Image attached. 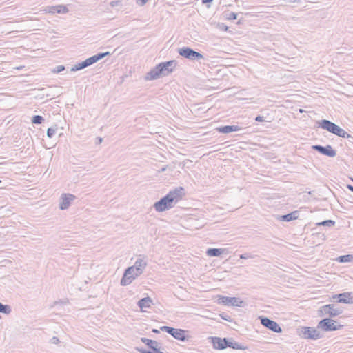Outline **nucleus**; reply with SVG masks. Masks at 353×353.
<instances>
[{
  "mask_svg": "<svg viewBox=\"0 0 353 353\" xmlns=\"http://www.w3.org/2000/svg\"><path fill=\"white\" fill-rule=\"evenodd\" d=\"M184 195V188L182 187L176 188L174 190L170 191L168 194L157 201L154 208L157 212H161L174 207V202L176 203L181 200Z\"/></svg>",
  "mask_w": 353,
  "mask_h": 353,
  "instance_id": "f257e3e1",
  "label": "nucleus"
},
{
  "mask_svg": "<svg viewBox=\"0 0 353 353\" xmlns=\"http://www.w3.org/2000/svg\"><path fill=\"white\" fill-rule=\"evenodd\" d=\"M176 65L175 60L161 62L153 68L145 75V80H155L160 77H166L172 73Z\"/></svg>",
  "mask_w": 353,
  "mask_h": 353,
  "instance_id": "f03ea898",
  "label": "nucleus"
},
{
  "mask_svg": "<svg viewBox=\"0 0 353 353\" xmlns=\"http://www.w3.org/2000/svg\"><path fill=\"white\" fill-rule=\"evenodd\" d=\"M298 335L305 339L316 340L322 337V334L316 328L312 327H301L297 329Z\"/></svg>",
  "mask_w": 353,
  "mask_h": 353,
  "instance_id": "7ed1b4c3",
  "label": "nucleus"
},
{
  "mask_svg": "<svg viewBox=\"0 0 353 353\" xmlns=\"http://www.w3.org/2000/svg\"><path fill=\"white\" fill-rule=\"evenodd\" d=\"M132 266L125 269L123 277L121 280V285L123 286L130 284L137 277L143 274V272L137 270Z\"/></svg>",
  "mask_w": 353,
  "mask_h": 353,
  "instance_id": "20e7f679",
  "label": "nucleus"
},
{
  "mask_svg": "<svg viewBox=\"0 0 353 353\" xmlns=\"http://www.w3.org/2000/svg\"><path fill=\"white\" fill-rule=\"evenodd\" d=\"M342 327L343 325L339 324L336 321L330 318H325L321 320L317 325V328L322 329L325 332L339 330Z\"/></svg>",
  "mask_w": 353,
  "mask_h": 353,
  "instance_id": "39448f33",
  "label": "nucleus"
},
{
  "mask_svg": "<svg viewBox=\"0 0 353 353\" xmlns=\"http://www.w3.org/2000/svg\"><path fill=\"white\" fill-rule=\"evenodd\" d=\"M178 53L181 57L191 61H199L203 59V55L189 47H183L177 50Z\"/></svg>",
  "mask_w": 353,
  "mask_h": 353,
  "instance_id": "423d86ee",
  "label": "nucleus"
},
{
  "mask_svg": "<svg viewBox=\"0 0 353 353\" xmlns=\"http://www.w3.org/2000/svg\"><path fill=\"white\" fill-rule=\"evenodd\" d=\"M342 313L343 310L339 307H336L334 304L325 305L319 310V316L327 314L330 317H336Z\"/></svg>",
  "mask_w": 353,
  "mask_h": 353,
  "instance_id": "0eeeda50",
  "label": "nucleus"
},
{
  "mask_svg": "<svg viewBox=\"0 0 353 353\" xmlns=\"http://www.w3.org/2000/svg\"><path fill=\"white\" fill-rule=\"evenodd\" d=\"M161 330L166 332L169 334H170L172 336H173L174 339L181 341H185L187 340V336H186V330H182V329H177L174 328L169 326H162L160 328Z\"/></svg>",
  "mask_w": 353,
  "mask_h": 353,
  "instance_id": "6e6552de",
  "label": "nucleus"
},
{
  "mask_svg": "<svg viewBox=\"0 0 353 353\" xmlns=\"http://www.w3.org/2000/svg\"><path fill=\"white\" fill-rule=\"evenodd\" d=\"M219 304H223L224 305H232V306H238L241 307L243 304V301L237 297H228L219 295L218 296Z\"/></svg>",
  "mask_w": 353,
  "mask_h": 353,
  "instance_id": "1a4fd4ad",
  "label": "nucleus"
},
{
  "mask_svg": "<svg viewBox=\"0 0 353 353\" xmlns=\"http://www.w3.org/2000/svg\"><path fill=\"white\" fill-rule=\"evenodd\" d=\"M260 320L261 325L271 331L276 333H281L282 332L281 327L276 321L265 316H260Z\"/></svg>",
  "mask_w": 353,
  "mask_h": 353,
  "instance_id": "9d476101",
  "label": "nucleus"
},
{
  "mask_svg": "<svg viewBox=\"0 0 353 353\" xmlns=\"http://www.w3.org/2000/svg\"><path fill=\"white\" fill-rule=\"evenodd\" d=\"M319 127L327 130L329 132L336 135L341 128L335 124L334 123L327 120L323 119L319 123Z\"/></svg>",
  "mask_w": 353,
  "mask_h": 353,
  "instance_id": "9b49d317",
  "label": "nucleus"
},
{
  "mask_svg": "<svg viewBox=\"0 0 353 353\" xmlns=\"http://www.w3.org/2000/svg\"><path fill=\"white\" fill-rule=\"evenodd\" d=\"M319 127L327 130L329 132L336 135L341 128L335 124L334 123L327 120L323 119L319 123Z\"/></svg>",
  "mask_w": 353,
  "mask_h": 353,
  "instance_id": "f8f14e48",
  "label": "nucleus"
},
{
  "mask_svg": "<svg viewBox=\"0 0 353 353\" xmlns=\"http://www.w3.org/2000/svg\"><path fill=\"white\" fill-rule=\"evenodd\" d=\"M319 127L327 130L329 132L336 135L341 128L335 124L334 123L327 120L323 119L319 123Z\"/></svg>",
  "mask_w": 353,
  "mask_h": 353,
  "instance_id": "ddd939ff",
  "label": "nucleus"
},
{
  "mask_svg": "<svg viewBox=\"0 0 353 353\" xmlns=\"http://www.w3.org/2000/svg\"><path fill=\"white\" fill-rule=\"evenodd\" d=\"M312 149L321 154L327 156L329 157H334L336 155V152L330 145L322 146L321 145H312Z\"/></svg>",
  "mask_w": 353,
  "mask_h": 353,
  "instance_id": "4468645a",
  "label": "nucleus"
},
{
  "mask_svg": "<svg viewBox=\"0 0 353 353\" xmlns=\"http://www.w3.org/2000/svg\"><path fill=\"white\" fill-rule=\"evenodd\" d=\"M76 199V196L72 194H62L60 197L59 208L61 210L68 209L72 201Z\"/></svg>",
  "mask_w": 353,
  "mask_h": 353,
  "instance_id": "2eb2a0df",
  "label": "nucleus"
},
{
  "mask_svg": "<svg viewBox=\"0 0 353 353\" xmlns=\"http://www.w3.org/2000/svg\"><path fill=\"white\" fill-rule=\"evenodd\" d=\"M150 349L151 350H148L144 349L143 347H137L136 350L140 353H163L160 351L159 343L154 340H151Z\"/></svg>",
  "mask_w": 353,
  "mask_h": 353,
  "instance_id": "dca6fc26",
  "label": "nucleus"
},
{
  "mask_svg": "<svg viewBox=\"0 0 353 353\" xmlns=\"http://www.w3.org/2000/svg\"><path fill=\"white\" fill-rule=\"evenodd\" d=\"M339 299L338 302L346 304L353 303V294L352 292H344L333 296V299Z\"/></svg>",
  "mask_w": 353,
  "mask_h": 353,
  "instance_id": "f3484780",
  "label": "nucleus"
},
{
  "mask_svg": "<svg viewBox=\"0 0 353 353\" xmlns=\"http://www.w3.org/2000/svg\"><path fill=\"white\" fill-rule=\"evenodd\" d=\"M212 343L213 344V347L217 350H223L227 347V341L228 339L226 338H219V337H212Z\"/></svg>",
  "mask_w": 353,
  "mask_h": 353,
  "instance_id": "a211bd4d",
  "label": "nucleus"
},
{
  "mask_svg": "<svg viewBox=\"0 0 353 353\" xmlns=\"http://www.w3.org/2000/svg\"><path fill=\"white\" fill-rule=\"evenodd\" d=\"M215 130L219 133L228 134L232 132L239 131L241 130V128L239 125H224L217 127Z\"/></svg>",
  "mask_w": 353,
  "mask_h": 353,
  "instance_id": "6ab92c4d",
  "label": "nucleus"
},
{
  "mask_svg": "<svg viewBox=\"0 0 353 353\" xmlns=\"http://www.w3.org/2000/svg\"><path fill=\"white\" fill-rule=\"evenodd\" d=\"M299 211L295 210L291 213H288L287 214L280 216L279 219L282 221L289 222V221L297 219L299 217Z\"/></svg>",
  "mask_w": 353,
  "mask_h": 353,
  "instance_id": "aec40b11",
  "label": "nucleus"
},
{
  "mask_svg": "<svg viewBox=\"0 0 353 353\" xmlns=\"http://www.w3.org/2000/svg\"><path fill=\"white\" fill-rule=\"evenodd\" d=\"M225 253H228L227 250L222 248H208L206 251V254L209 256H219Z\"/></svg>",
  "mask_w": 353,
  "mask_h": 353,
  "instance_id": "412c9836",
  "label": "nucleus"
},
{
  "mask_svg": "<svg viewBox=\"0 0 353 353\" xmlns=\"http://www.w3.org/2000/svg\"><path fill=\"white\" fill-rule=\"evenodd\" d=\"M152 303V300L149 296H147L140 299L138 302V305L141 311H145L143 309L150 308Z\"/></svg>",
  "mask_w": 353,
  "mask_h": 353,
  "instance_id": "4be33fe9",
  "label": "nucleus"
},
{
  "mask_svg": "<svg viewBox=\"0 0 353 353\" xmlns=\"http://www.w3.org/2000/svg\"><path fill=\"white\" fill-rule=\"evenodd\" d=\"M110 52H99L97 54H94L89 58H88V60L90 62V63L92 65L95 63H97L98 61L102 59L105 57L110 55Z\"/></svg>",
  "mask_w": 353,
  "mask_h": 353,
  "instance_id": "5701e85b",
  "label": "nucleus"
},
{
  "mask_svg": "<svg viewBox=\"0 0 353 353\" xmlns=\"http://www.w3.org/2000/svg\"><path fill=\"white\" fill-rule=\"evenodd\" d=\"M146 266V261H145L143 259L140 258L137 259L134 265H132V267H134V268H137V270H139L141 272H143V270L145 269Z\"/></svg>",
  "mask_w": 353,
  "mask_h": 353,
  "instance_id": "b1692460",
  "label": "nucleus"
},
{
  "mask_svg": "<svg viewBox=\"0 0 353 353\" xmlns=\"http://www.w3.org/2000/svg\"><path fill=\"white\" fill-rule=\"evenodd\" d=\"M228 347L232 348L234 350H245V349H246V347L245 346L242 345L241 344H240L237 342H235L234 341H230L228 339L227 341V347Z\"/></svg>",
  "mask_w": 353,
  "mask_h": 353,
  "instance_id": "393cba45",
  "label": "nucleus"
},
{
  "mask_svg": "<svg viewBox=\"0 0 353 353\" xmlns=\"http://www.w3.org/2000/svg\"><path fill=\"white\" fill-rule=\"evenodd\" d=\"M335 225V221L333 220H325L321 222L317 223L316 225L319 226H327V227H333Z\"/></svg>",
  "mask_w": 353,
  "mask_h": 353,
  "instance_id": "a878e982",
  "label": "nucleus"
},
{
  "mask_svg": "<svg viewBox=\"0 0 353 353\" xmlns=\"http://www.w3.org/2000/svg\"><path fill=\"white\" fill-rule=\"evenodd\" d=\"M353 258V256L352 255H350V254H347V255H342V256H340L339 258H338V261L340 262V263H346V262H350L351 261L352 259Z\"/></svg>",
  "mask_w": 353,
  "mask_h": 353,
  "instance_id": "bb28decb",
  "label": "nucleus"
},
{
  "mask_svg": "<svg viewBox=\"0 0 353 353\" xmlns=\"http://www.w3.org/2000/svg\"><path fill=\"white\" fill-rule=\"evenodd\" d=\"M11 308L8 305H4L0 303V312L6 314H10Z\"/></svg>",
  "mask_w": 353,
  "mask_h": 353,
  "instance_id": "cd10ccee",
  "label": "nucleus"
},
{
  "mask_svg": "<svg viewBox=\"0 0 353 353\" xmlns=\"http://www.w3.org/2000/svg\"><path fill=\"white\" fill-rule=\"evenodd\" d=\"M43 121V117L40 115H34L32 118V123L34 124H41Z\"/></svg>",
  "mask_w": 353,
  "mask_h": 353,
  "instance_id": "c85d7f7f",
  "label": "nucleus"
},
{
  "mask_svg": "<svg viewBox=\"0 0 353 353\" xmlns=\"http://www.w3.org/2000/svg\"><path fill=\"white\" fill-rule=\"evenodd\" d=\"M57 10H56L57 13H59V14H65L68 12V8L65 6H63V5L57 6Z\"/></svg>",
  "mask_w": 353,
  "mask_h": 353,
  "instance_id": "c756f323",
  "label": "nucleus"
},
{
  "mask_svg": "<svg viewBox=\"0 0 353 353\" xmlns=\"http://www.w3.org/2000/svg\"><path fill=\"white\" fill-rule=\"evenodd\" d=\"M336 136L339 137H342V138H352V135H350V134H348L346 131H345L343 129L341 128L340 130L339 131L338 134H336Z\"/></svg>",
  "mask_w": 353,
  "mask_h": 353,
  "instance_id": "7c9ffc66",
  "label": "nucleus"
},
{
  "mask_svg": "<svg viewBox=\"0 0 353 353\" xmlns=\"http://www.w3.org/2000/svg\"><path fill=\"white\" fill-rule=\"evenodd\" d=\"M57 126H55L54 128H49L48 130H47V136L48 138H52L56 133V131H57Z\"/></svg>",
  "mask_w": 353,
  "mask_h": 353,
  "instance_id": "2f4dec72",
  "label": "nucleus"
},
{
  "mask_svg": "<svg viewBox=\"0 0 353 353\" xmlns=\"http://www.w3.org/2000/svg\"><path fill=\"white\" fill-rule=\"evenodd\" d=\"M219 316H221V318L223 320H225L228 322H231L232 321V319L231 318L230 316H229L228 314H226L225 313H221L219 314Z\"/></svg>",
  "mask_w": 353,
  "mask_h": 353,
  "instance_id": "473e14b6",
  "label": "nucleus"
},
{
  "mask_svg": "<svg viewBox=\"0 0 353 353\" xmlns=\"http://www.w3.org/2000/svg\"><path fill=\"white\" fill-rule=\"evenodd\" d=\"M65 70V66L64 65H57L53 70L52 72L55 74H57V73H59L62 71H63Z\"/></svg>",
  "mask_w": 353,
  "mask_h": 353,
  "instance_id": "72a5a7b5",
  "label": "nucleus"
},
{
  "mask_svg": "<svg viewBox=\"0 0 353 353\" xmlns=\"http://www.w3.org/2000/svg\"><path fill=\"white\" fill-rule=\"evenodd\" d=\"M151 340L152 339H149L145 338V337L141 338V341L142 343H145L149 348L150 346Z\"/></svg>",
  "mask_w": 353,
  "mask_h": 353,
  "instance_id": "f704fd0d",
  "label": "nucleus"
},
{
  "mask_svg": "<svg viewBox=\"0 0 353 353\" xmlns=\"http://www.w3.org/2000/svg\"><path fill=\"white\" fill-rule=\"evenodd\" d=\"M237 18V14L233 12H231L228 15V19L230 20H234Z\"/></svg>",
  "mask_w": 353,
  "mask_h": 353,
  "instance_id": "c9c22d12",
  "label": "nucleus"
},
{
  "mask_svg": "<svg viewBox=\"0 0 353 353\" xmlns=\"http://www.w3.org/2000/svg\"><path fill=\"white\" fill-rule=\"evenodd\" d=\"M82 69L83 68H81V64L79 63H78L72 67L71 71H78V70H80Z\"/></svg>",
  "mask_w": 353,
  "mask_h": 353,
  "instance_id": "e433bc0d",
  "label": "nucleus"
},
{
  "mask_svg": "<svg viewBox=\"0 0 353 353\" xmlns=\"http://www.w3.org/2000/svg\"><path fill=\"white\" fill-rule=\"evenodd\" d=\"M148 1V0H136L137 4L143 6Z\"/></svg>",
  "mask_w": 353,
  "mask_h": 353,
  "instance_id": "4c0bfd02",
  "label": "nucleus"
},
{
  "mask_svg": "<svg viewBox=\"0 0 353 353\" xmlns=\"http://www.w3.org/2000/svg\"><path fill=\"white\" fill-rule=\"evenodd\" d=\"M240 258L243 259H251L252 256L250 254L245 253V254H241Z\"/></svg>",
  "mask_w": 353,
  "mask_h": 353,
  "instance_id": "58836bf2",
  "label": "nucleus"
},
{
  "mask_svg": "<svg viewBox=\"0 0 353 353\" xmlns=\"http://www.w3.org/2000/svg\"><path fill=\"white\" fill-rule=\"evenodd\" d=\"M56 10H57V6H51V7L50 8V9H49V12H51V13H53V14L57 13V11H56Z\"/></svg>",
  "mask_w": 353,
  "mask_h": 353,
  "instance_id": "ea45409f",
  "label": "nucleus"
},
{
  "mask_svg": "<svg viewBox=\"0 0 353 353\" xmlns=\"http://www.w3.org/2000/svg\"><path fill=\"white\" fill-rule=\"evenodd\" d=\"M255 121H257V122H262V121H264L263 117H262L261 115H258V116L256 117Z\"/></svg>",
  "mask_w": 353,
  "mask_h": 353,
  "instance_id": "a19ab883",
  "label": "nucleus"
},
{
  "mask_svg": "<svg viewBox=\"0 0 353 353\" xmlns=\"http://www.w3.org/2000/svg\"><path fill=\"white\" fill-rule=\"evenodd\" d=\"M120 3L119 1H112L110 2V6L112 7H114V6H117V5H119Z\"/></svg>",
  "mask_w": 353,
  "mask_h": 353,
  "instance_id": "79ce46f5",
  "label": "nucleus"
},
{
  "mask_svg": "<svg viewBox=\"0 0 353 353\" xmlns=\"http://www.w3.org/2000/svg\"><path fill=\"white\" fill-rule=\"evenodd\" d=\"M51 341H52V343H55V344H57V343H58L59 342V339L57 337H55V336L52 337Z\"/></svg>",
  "mask_w": 353,
  "mask_h": 353,
  "instance_id": "37998d69",
  "label": "nucleus"
},
{
  "mask_svg": "<svg viewBox=\"0 0 353 353\" xmlns=\"http://www.w3.org/2000/svg\"><path fill=\"white\" fill-rule=\"evenodd\" d=\"M285 2L289 3H300L301 0H283Z\"/></svg>",
  "mask_w": 353,
  "mask_h": 353,
  "instance_id": "c03bdc74",
  "label": "nucleus"
},
{
  "mask_svg": "<svg viewBox=\"0 0 353 353\" xmlns=\"http://www.w3.org/2000/svg\"><path fill=\"white\" fill-rule=\"evenodd\" d=\"M84 62H85V64L86 65V67H88L90 65H91L92 64L90 63V62L89 61V60H88V59H86L85 60H84Z\"/></svg>",
  "mask_w": 353,
  "mask_h": 353,
  "instance_id": "a18cd8bd",
  "label": "nucleus"
},
{
  "mask_svg": "<svg viewBox=\"0 0 353 353\" xmlns=\"http://www.w3.org/2000/svg\"><path fill=\"white\" fill-rule=\"evenodd\" d=\"M201 1L203 4H205V3H212L213 1V0H201Z\"/></svg>",
  "mask_w": 353,
  "mask_h": 353,
  "instance_id": "49530a36",
  "label": "nucleus"
},
{
  "mask_svg": "<svg viewBox=\"0 0 353 353\" xmlns=\"http://www.w3.org/2000/svg\"><path fill=\"white\" fill-rule=\"evenodd\" d=\"M79 63L81 64V68L84 69V68H87L86 65L85 64L84 61L81 62V63Z\"/></svg>",
  "mask_w": 353,
  "mask_h": 353,
  "instance_id": "de8ad7c7",
  "label": "nucleus"
},
{
  "mask_svg": "<svg viewBox=\"0 0 353 353\" xmlns=\"http://www.w3.org/2000/svg\"><path fill=\"white\" fill-rule=\"evenodd\" d=\"M347 188L348 190H350L351 192H353V185L348 184V185H347Z\"/></svg>",
  "mask_w": 353,
  "mask_h": 353,
  "instance_id": "09e8293b",
  "label": "nucleus"
},
{
  "mask_svg": "<svg viewBox=\"0 0 353 353\" xmlns=\"http://www.w3.org/2000/svg\"><path fill=\"white\" fill-rule=\"evenodd\" d=\"M167 170V166L163 167L161 170H159V172H165Z\"/></svg>",
  "mask_w": 353,
  "mask_h": 353,
  "instance_id": "8fccbe9b",
  "label": "nucleus"
},
{
  "mask_svg": "<svg viewBox=\"0 0 353 353\" xmlns=\"http://www.w3.org/2000/svg\"><path fill=\"white\" fill-rule=\"evenodd\" d=\"M152 332L155 333V334L159 333V330H157V329H152Z\"/></svg>",
  "mask_w": 353,
  "mask_h": 353,
  "instance_id": "3c124183",
  "label": "nucleus"
},
{
  "mask_svg": "<svg viewBox=\"0 0 353 353\" xmlns=\"http://www.w3.org/2000/svg\"><path fill=\"white\" fill-rule=\"evenodd\" d=\"M97 139L99 143H101V142L103 141V139L101 137H97Z\"/></svg>",
  "mask_w": 353,
  "mask_h": 353,
  "instance_id": "603ef678",
  "label": "nucleus"
},
{
  "mask_svg": "<svg viewBox=\"0 0 353 353\" xmlns=\"http://www.w3.org/2000/svg\"><path fill=\"white\" fill-rule=\"evenodd\" d=\"M223 29H225L226 30H228V27L226 26H225V27H223Z\"/></svg>",
  "mask_w": 353,
  "mask_h": 353,
  "instance_id": "864d4df0",
  "label": "nucleus"
},
{
  "mask_svg": "<svg viewBox=\"0 0 353 353\" xmlns=\"http://www.w3.org/2000/svg\"><path fill=\"white\" fill-rule=\"evenodd\" d=\"M223 29H225L226 30H228V27L226 26H225V27H223Z\"/></svg>",
  "mask_w": 353,
  "mask_h": 353,
  "instance_id": "5fc2aeb1",
  "label": "nucleus"
},
{
  "mask_svg": "<svg viewBox=\"0 0 353 353\" xmlns=\"http://www.w3.org/2000/svg\"><path fill=\"white\" fill-rule=\"evenodd\" d=\"M299 111H300V112H303V110L302 109H300Z\"/></svg>",
  "mask_w": 353,
  "mask_h": 353,
  "instance_id": "6e6d98bb",
  "label": "nucleus"
},
{
  "mask_svg": "<svg viewBox=\"0 0 353 353\" xmlns=\"http://www.w3.org/2000/svg\"><path fill=\"white\" fill-rule=\"evenodd\" d=\"M1 183V181L0 180V183Z\"/></svg>",
  "mask_w": 353,
  "mask_h": 353,
  "instance_id": "4d7b16f0",
  "label": "nucleus"
}]
</instances>
